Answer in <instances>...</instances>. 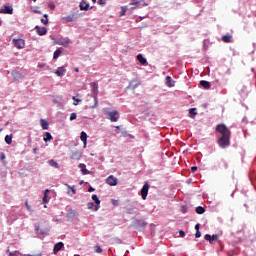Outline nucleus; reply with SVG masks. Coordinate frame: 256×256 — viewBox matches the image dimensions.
Returning <instances> with one entry per match:
<instances>
[{"mask_svg":"<svg viewBox=\"0 0 256 256\" xmlns=\"http://www.w3.org/2000/svg\"><path fill=\"white\" fill-rule=\"evenodd\" d=\"M216 131L222 136L218 139V145L221 149H227L231 145V130L227 128L225 124H219L216 126Z\"/></svg>","mask_w":256,"mask_h":256,"instance_id":"1","label":"nucleus"},{"mask_svg":"<svg viewBox=\"0 0 256 256\" xmlns=\"http://www.w3.org/2000/svg\"><path fill=\"white\" fill-rule=\"evenodd\" d=\"M92 87H93V99H94V105L91 106L92 109H95V107H97V105H99V84H97V82L92 83Z\"/></svg>","mask_w":256,"mask_h":256,"instance_id":"2","label":"nucleus"},{"mask_svg":"<svg viewBox=\"0 0 256 256\" xmlns=\"http://www.w3.org/2000/svg\"><path fill=\"white\" fill-rule=\"evenodd\" d=\"M105 115H107L108 119L112 123H117L119 121V111L113 110L111 112H105Z\"/></svg>","mask_w":256,"mask_h":256,"instance_id":"3","label":"nucleus"},{"mask_svg":"<svg viewBox=\"0 0 256 256\" xmlns=\"http://www.w3.org/2000/svg\"><path fill=\"white\" fill-rule=\"evenodd\" d=\"M106 183H107V185H110V187H115V186H117L119 181L117 180V178L115 176L110 175L106 178Z\"/></svg>","mask_w":256,"mask_h":256,"instance_id":"4","label":"nucleus"},{"mask_svg":"<svg viewBox=\"0 0 256 256\" xmlns=\"http://www.w3.org/2000/svg\"><path fill=\"white\" fill-rule=\"evenodd\" d=\"M13 45L16 49H25V41L23 39H13Z\"/></svg>","mask_w":256,"mask_h":256,"instance_id":"5","label":"nucleus"},{"mask_svg":"<svg viewBox=\"0 0 256 256\" xmlns=\"http://www.w3.org/2000/svg\"><path fill=\"white\" fill-rule=\"evenodd\" d=\"M147 195H149V183H145L141 189V197L145 201L147 199Z\"/></svg>","mask_w":256,"mask_h":256,"instance_id":"6","label":"nucleus"},{"mask_svg":"<svg viewBox=\"0 0 256 256\" xmlns=\"http://www.w3.org/2000/svg\"><path fill=\"white\" fill-rule=\"evenodd\" d=\"M205 241H209V243H211V245H213V243H215V241H219V235L217 234H213L212 236L209 234H206L204 236Z\"/></svg>","mask_w":256,"mask_h":256,"instance_id":"7","label":"nucleus"},{"mask_svg":"<svg viewBox=\"0 0 256 256\" xmlns=\"http://www.w3.org/2000/svg\"><path fill=\"white\" fill-rule=\"evenodd\" d=\"M139 85H141V81H139V79H132L128 85V89H132V91H135V89H137Z\"/></svg>","mask_w":256,"mask_h":256,"instance_id":"8","label":"nucleus"},{"mask_svg":"<svg viewBox=\"0 0 256 256\" xmlns=\"http://www.w3.org/2000/svg\"><path fill=\"white\" fill-rule=\"evenodd\" d=\"M0 13H2L4 15H13V8L11 6L4 5L0 9Z\"/></svg>","mask_w":256,"mask_h":256,"instance_id":"9","label":"nucleus"},{"mask_svg":"<svg viewBox=\"0 0 256 256\" xmlns=\"http://www.w3.org/2000/svg\"><path fill=\"white\" fill-rule=\"evenodd\" d=\"M56 45H62V47H69V38H59L55 40Z\"/></svg>","mask_w":256,"mask_h":256,"instance_id":"10","label":"nucleus"},{"mask_svg":"<svg viewBox=\"0 0 256 256\" xmlns=\"http://www.w3.org/2000/svg\"><path fill=\"white\" fill-rule=\"evenodd\" d=\"M92 199L96 203L94 207V211H99V209H101V200H99V197H97V194H93Z\"/></svg>","mask_w":256,"mask_h":256,"instance_id":"11","label":"nucleus"},{"mask_svg":"<svg viewBox=\"0 0 256 256\" xmlns=\"http://www.w3.org/2000/svg\"><path fill=\"white\" fill-rule=\"evenodd\" d=\"M63 247H65V244H63V242H58L54 245V249H53V253L54 255H57V253H59L60 250L63 249Z\"/></svg>","mask_w":256,"mask_h":256,"instance_id":"12","label":"nucleus"},{"mask_svg":"<svg viewBox=\"0 0 256 256\" xmlns=\"http://www.w3.org/2000/svg\"><path fill=\"white\" fill-rule=\"evenodd\" d=\"M34 29H35L36 33H38V35H40V36L47 35V28L46 27L35 26Z\"/></svg>","mask_w":256,"mask_h":256,"instance_id":"13","label":"nucleus"},{"mask_svg":"<svg viewBox=\"0 0 256 256\" xmlns=\"http://www.w3.org/2000/svg\"><path fill=\"white\" fill-rule=\"evenodd\" d=\"M65 73H67V69H65V67H58L55 71V74L58 76V77H63L65 75Z\"/></svg>","mask_w":256,"mask_h":256,"instance_id":"14","label":"nucleus"},{"mask_svg":"<svg viewBox=\"0 0 256 256\" xmlns=\"http://www.w3.org/2000/svg\"><path fill=\"white\" fill-rule=\"evenodd\" d=\"M79 7H80V11H89V3H87V1L85 0H82Z\"/></svg>","mask_w":256,"mask_h":256,"instance_id":"15","label":"nucleus"},{"mask_svg":"<svg viewBox=\"0 0 256 256\" xmlns=\"http://www.w3.org/2000/svg\"><path fill=\"white\" fill-rule=\"evenodd\" d=\"M233 35L231 34H226L224 36H222V41L223 43H233Z\"/></svg>","mask_w":256,"mask_h":256,"instance_id":"16","label":"nucleus"},{"mask_svg":"<svg viewBox=\"0 0 256 256\" xmlns=\"http://www.w3.org/2000/svg\"><path fill=\"white\" fill-rule=\"evenodd\" d=\"M79 169L81 170L83 175H89L91 173L89 172V170H87V165L85 164H79Z\"/></svg>","mask_w":256,"mask_h":256,"instance_id":"17","label":"nucleus"},{"mask_svg":"<svg viewBox=\"0 0 256 256\" xmlns=\"http://www.w3.org/2000/svg\"><path fill=\"white\" fill-rule=\"evenodd\" d=\"M137 61L141 63V65H147V59L143 57V54H138L137 55Z\"/></svg>","mask_w":256,"mask_h":256,"instance_id":"18","label":"nucleus"},{"mask_svg":"<svg viewBox=\"0 0 256 256\" xmlns=\"http://www.w3.org/2000/svg\"><path fill=\"white\" fill-rule=\"evenodd\" d=\"M77 216V211L70 209L67 213V218L68 219H75V217Z\"/></svg>","mask_w":256,"mask_h":256,"instance_id":"19","label":"nucleus"},{"mask_svg":"<svg viewBox=\"0 0 256 256\" xmlns=\"http://www.w3.org/2000/svg\"><path fill=\"white\" fill-rule=\"evenodd\" d=\"M200 85L203 89H211V83L209 81L202 80L200 81Z\"/></svg>","mask_w":256,"mask_h":256,"instance_id":"20","label":"nucleus"},{"mask_svg":"<svg viewBox=\"0 0 256 256\" xmlns=\"http://www.w3.org/2000/svg\"><path fill=\"white\" fill-rule=\"evenodd\" d=\"M40 125L44 131H47L49 129V122H47L45 119L40 120Z\"/></svg>","mask_w":256,"mask_h":256,"instance_id":"21","label":"nucleus"},{"mask_svg":"<svg viewBox=\"0 0 256 256\" xmlns=\"http://www.w3.org/2000/svg\"><path fill=\"white\" fill-rule=\"evenodd\" d=\"M80 139L84 143V147H86L87 146V133L82 131L80 134Z\"/></svg>","mask_w":256,"mask_h":256,"instance_id":"22","label":"nucleus"},{"mask_svg":"<svg viewBox=\"0 0 256 256\" xmlns=\"http://www.w3.org/2000/svg\"><path fill=\"white\" fill-rule=\"evenodd\" d=\"M166 83L168 87H175V81H173V78H171V76L166 77Z\"/></svg>","mask_w":256,"mask_h":256,"instance_id":"23","label":"nucleus"},{"mask_svg":"<svg viewBox=\"0 0 256 256\" xmlns=\"http://www.w3.org/2000/svg\"><path fill=\"white\" fill-rule=\"evenodd\" d=\"M81 157H82V155H81V152H79V151L73 152L71 155V159H76L77 161H79V159H81Z\"/></svg>","mask_w":256,"mask_h":256,"instance_id":"24","label":"nucleus"},{"mask_svg":"<svg viewBox=\"0 0 256 256\" xmlns=\"http://www.w3.org/2000/svg\"><path fill=\"white\" fill-rule=\"evenodd\" d=\"M50 167H54L55 169H59V163H57L55 160L51 159L48 161Z\"/></svg>","mask_w":256,"mask_h":256,"instance_id":"25","label":"nucleus"},{"mask_svg":"<svg viewBox=\"0 0 256 256\" xmlns=\"http://www.w3.org/2000/svg\"><path fill=\"white\" fill-rule=\"evenodd\" d=\"M51 140H53V136L51 135V133L46 132L45 137H44L45 143H47V141H51Z\"/></svg>","mask_w":256,"mask_h":256,"instance_id":"26","label":"nucleus"},{"mask_svg":"<svg viewBox=\"0 0 256 256\" xmlns=\"http://www.w3.org/2000/svg\"><path fill=\"white\" fill-rule=\"evenodd\" d=\"M5 142L7 143V145H11V143H13V136L6 135L5 136Z\"/></svg>","mask_w":256,"mask_h":256,"instance_id":"27","label":"nucleus"},{"mask_svg":"<svg viewBox=\"0 0 256 256\" xmlns=\"http://www.w3.org/2000/svg\"><path fill=\"white\" fill-rule=\"evenodd\" d=\"M47 193H49V189H46L44 192V196H43V203H49V199H47L49 196L47 195Z\"/></svg>","mask_w":256,"mask_h":256,"instance_id":"28","label":"nucleus"},{"mask_svg":"<svg viewBox=\"0 0 256 256\" xmlns=\"http://www.w3.org/2000/svg\"><path fill=\"white\" fill-rule=\"evenodd\" d=\"M196 213H198V215H203V213H205L203 206L196 207Z\"/></svg>","mask_w":256,"mask_h":256,"instance_id":"29","label":"nucleus"},{"mask_svg":"<svg viewBox=\"0 0 256 256\" xmlns=\"http://www.w3.org/2000/svg\"><path fill=\"white\" fill-rule=\"evenodd\" d=\"M44 18L41 19V23H43V25H47L49 23V15L48 14H44Z\"/></svg>","mask_w":256,"mask_h":256,"instance_id":"30","label":"nucleus"},{"mask_svg":"<svg viewBox=\"0 0 256 256\" xmlns=\"http://www.w3.org/2000/svg\"><path fill=\"white\" fill-rule=\"evenodd\" d=\"M64 21H67L68 23L75 21V15L64 17Z\"/></svg>","mask_w":256,"mask_h":256,"instance_id":"31","label":"nucleus"},{"mask_svg":"<svg viewBox=\"0 0 256 256\" xmlns=\"http://www.w3.org/2000/svg\"><path fill=\"white\" fill-rule=\"evenodd\" d=\"M61 49H57L53 54V59H59V56L61 55Z\"/></svg>","mask_w":256,"mask_h":256,"instance_id":"32","label":"nucleus"},{"mask_svg":"<svg viewBox=\"0 0 256 256\" xmlns=\"http://www.w3.org/2000/svg\"><path fill=\"white\" fill-rule=\"evenodd\" d=\"M190 117H195L197 115V108H191L189 110Z\"/></svg>","mask_w":256,"mask_h":256,"instance_id":"33","label":"nucleus"},{"mask_svg":"<svg viewBox=\"0 0 256 256\" xmlns=\"http://www.w3.org/2000/svg\"><path fill=\"white\" fill-rule=\"evenodd\" d=\"M66 187H68V189L71 190L73 195H77V190L75 189V186H70V185L66 184Z\"/></svg>","mask_w":256,"mask_h":256,"instance_id":"34","label":"nucleus"},{"mask_svg":"<svg viewBox=\"0 0 256 256\" xmlns=\"http://www.w3.org/2000/svg\"><path fill=\"white\" fill-rule=\"evenodd\" d=\"M130 5H134L135 7H140L141 6V1L139 0H132V3Z\"/></svg>","mask_w":256,"mask_h":256,"instance_id":"35","label":"nucleus"},{"mask_svg":"<svg viewBox=\"0 0 256 256\" xmlns=\"http://www.w3.org/2000/svg\"><path fill=\"white\" fill-rule=\"evenodd\" d=\"M72 99L74 100L73 105H75V106L79 105V103H81V101H82L81 99H78L75 96H72Z\"/></svg>","mask_w":256,"mask_h":256,"instance_id":"36","label":"nucleus"},{"mask_svg":"<svg viewBox=\"0 0 256 256\" xmlns=\"http://www.w3.org/2000/svg\"><path fill=\"white\" fill-rule=\"evenodd\" d=\"M125 13H127V6H122L121 11H120L121 17H123V15H125Z\"/></svg>","mask_w":256,"mask_h":256,"instance_id":"37","label":"nucleus"},{"mask_svg":"<svg viewBox=\"0 0 256 256\" xmlns=\"http://www.w3.org/2000/svg\"><path fill=\"white\" fill-rule=\"evenodd\" d=\"M87 209H92V211H95V203L89 202V203L87 204Z\"/></svg>","mask_w":256,"mask_h":256,"instance_id":"38","label":"nucleus"},{"mask_svg":"<svg viewBox=\"0 0 256 256\" xmlns=\"http://www.w3.org/2000/svg\"><path fill=\"white\" fill-rule=\"evenodd\" d=\"M75 119H77V113H72L70 115V121H75Z\"/></svg>","mask_w":256,"mask_h":256,"instance_id":"39","label":"nucleus"},{"mask_svg":"<svg viewBox=\"0 0 256 256\" xmlns=\"http://www.w3.org/2000/svg\"><path fill=\"white\" fill-rule=\"evenodd\" d=\"M95 252L96 253H103V249L100 248V246H95Z\"/></svg>","mask_w":256,"mask_h":256,"instance_id":"40","label":"nucleus"},{"mask_svg":"<svg viewBox=\"0 0 256 256\" xmlns=\"http://www.w3.org/2000/svg\"><path fill=\"white\" fill-rule=\"evenodd\" d=\"M99 5H107V2L105 0H98Z\"/></svg>","mask_w":256,"mask_h":256,"instance_id":"41","label":"nucleus"},{"mask_svg":"<svg viewBox=\"0 0 256 256\" xmlns=\"http://www.w3.org/2000/svg\"><path fill=\"white\" fill-rule=\"evenodd\" d=\"M199 237H201V232L198 230L196 231L195 238L199 239Z\"/></svg>","mask_w":256,"mask_h":256,"instance_id":"42","label":"nucleus"},{"mask_svg":"<svg viewBox=\"0 0 256 256\" xmlns=\"http://www.w3.org/2000/svg\"><path fill=\"white\" fill-rule=\"evenodd\" d=\"M179 235H180V237H185V231L180 230V231H179Z\"/></svg>","mask_w":256,"mask_h":256,"instance_id":"43","label":"nucleus"},{"mask_svg":"<svg viewBox=\"0 0 256 256\" xmlns=\"http://www.w3.org/2000/svg\"><path fill=\"white\" fill-rule=\"evenodd\" d=\"M191 171H192V173H195L197 171V166L191 167Z\"/></svg>","mask_w":256,"mask_h":256,"instance_id":"44","label":"nucleus"},{"mask_svg":"<svg viewBox=\"0 0 256 256\" xmlns=\"http://www.w3.org/2000/svg\"><path fill=\"white\" fill-rule=\"evenodd\" d=\"M25 205H26V208L28 209V211H31V206H29V202H26Z\"/></svg>","mask_w":256,"mask_h":256,"instance_id":"45","label":"nucleus"},{"mask_svg":"<svg viewBox=\"0 0 256 256\" xmlns=\"http://www.w3.org/2000/svg\"><path fill=\"white\" fill-rule=\"evenodd\" d=\"M39 150V148L38 147H36V148H34L33 149V153H34V155H37V151Z\"/></svg>","mask_w":256,"mask_h":256,"instance_id":"46","label":"nucleus"},{"mask_svg":"<svg viewBox=\"0 0 256 256\" xmlns=\"http://www.w3.org/2000/svg\"><path fill=\"white\" fill-rule=\"evenodd\" d=\"M88 191H89V193H93V191H95V188L90 187V188L88 189Z\"/></svg>","mask_w":256,"mask_h":256,"instance_id":"47","label":"nucleus"},{"mask_svg":"<svg viewBox=\"0 0 256 256\" xmlns=\"http://www.w3.org/2000/svg\"><path fill=\"white\" fill-rule=\"evenodd\" d=\"M182 212H183V213H187V207L183 206V207H182Z\"/></svg>","mask_w":256,"mask_h":256,"instance_id":"48","label":"nucleus"},{"mask_svg":"<svg viewBox=\"0 0 256 256\" xmlns=\"http://www.w3.org/2000/svg\"><path fill=\"white\" fill-rule=\"evenodd\" d=\"M4 159H5V153H2L1 154V161H4Z\"/></svg>","mask_w":256,"mask_h":256,"instance_id":"49","label":"nucleus"},{"mask_svg":"<svg viewBox=\"0 0 256 256\" xmlns=\"http://www.w3.org/2000/svg\"><path fill=\"white\" fill-rule=\"evenodd\" d=\"M49 7L50 9H55V4H50Z\"/></svg>","mask_w":256,"mask_h":256,"instance_id":"50","label":"nucleus"},{"mask_svg":"<svg viewBox=\"0 0 256 256\" xmlns=\"http://www.w3.org/2000/svg\"><path fill=\"white\" fill-rule=\"evenodd\" d=\"M199 227H200V225H199V224H196V225H195V229H196V231H199Z\"/></svg>","mask_w":256,"mask_h":256,"instance_id":"51","label":"nucleus"},{"mask_svg":"<svg viewBox=\"0 0 256 256\" xmlns=\"http://www.w3.org/2000/svg\"><path fill=\"white\" fill-rule=\"evenodd\" d=\"M10 256H17L16 253L10 252Z\"/></svg>","mask_w":256,"mask_h":256,"instance_id":"52","label":"nucleus"},{"mask_svg":"<svg viewBox=\"0 0 256 256\" xmlns=\"http://www.w3.org/2000/svg\"><path fill=\"white\" fill-rule=\"evenodd\" d=\"M74 71H75L76 73H79V68H75Z\"/></svg>","mask_w":256,"mask_h":256,"instance_id":"53","label":"nucleus"},{"mask_svg":"<svg viewBox=\"0 0 256 256\" xmlns=\"http://www.w3.org/2000/svg\"><path fill=\"white\" fill-rule=\"evenodd\" d=\"M131 9L133 11V10L137 9V6H133Z\"/></svg>","mask_w":256,"mask_h":256,"instance_id":"54","label":"nucleus"},{"mask_svg":"<svg viewBox=\"0 0 256 256\" xmlns=\"http://www.w3.org/2000/svg\"><path fill=\"white\" fill-rule=\"evenodd\" d=\"M14 79H19V76H15V75H14Z\"/></svg>","mask_w":256,"mask_h":256,"instance_id":"55","label":"nucleus"},{"mask_svg":"<svg viewBox=\"0 0 256 256\" xmlns=\"http://www.w3.org/2000/svg\"><path fill=\"white\" fill-rule=\"evenodd\" d=\"M19 77H20V78H23V75L19 74Z\"/></svg>","mask_w":256,"mask_h":256,"instance_id":"56","label":"nucleus"},{"mask_svg":"<svg viewBox=\"0 0 256 256\" xmlns=\"http://www.w3.org/2000/svg\"><path fill=\"white\" fill-rule=\"evenodd\" d=\"M116 129H121V127H119V126H116Z\"/></svg>","mask_w":256,"mask_h":256,"instance_id":"57","label":"nucleus"},{"mask_svg":"<svg viewBox=\"0 0 256 256\" xmlns=\"http://www.w3.org/2000/svg\"><path fill=\"white\" fill-rule=\"evenodd\" d=\"M145 225H147V223H144V224H143V227H145Z\"/></svg>","mask_w":256,"mask_h":256,"instance_id":"58","label":"nucleus"},{"mask_svg":"<svg viewBox=\"0 0 256 256\" xmlns=\"http://www.w3.org/2000/svg\"><path fill=\"white\" fill-rule=\"evenodd\" d=\"M93 1V3H95V1H97V0H92Z\"/></svg>","mask_w":256,"mask_h":256,"instance_id":"59","label":"nucleus"},{"mask_svg":"<svg viewBox=\"0 0 256 256\" xmlns=\"http://www.w3.org/2000/svg\"><path fill=\"white\" fill-rule=\"evenodd\" d=\"M225 167H227V163H225Z\"/></svg>","mask_w":256,"mask_h":256,"instance_id":"60","label":"nucleus"},{"mask_svg":"<svg viewBox=\"0 0 256 256\" xmlns=\"http://www.w3.org/2000/svg\"><path fill=\"white\" fill-rule=\"evenodd\" d=\"M34 1V3L37 1V0H33Z\"/></svg>","mask_w":256,"mask_h":256,"instance_id":"61","label":"nucleus"},{"mask_svg":"<svg viewBox=\"0 0 256 256\" xmlns=\"http://www.w3.org/2000/svg\"><path fill=\"white\" fill-rule=\"evenodd\" d=\"M0 27H1V20H0Z\"/></svg>","mask_w":256,"mask_h":256,"instance_id":"62","label":"nucleus"}]
</instances>
